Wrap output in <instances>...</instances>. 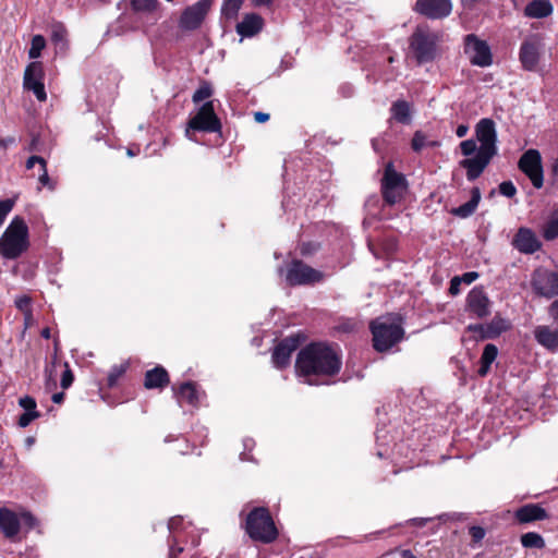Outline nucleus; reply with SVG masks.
<instances>
[{
  "mask_svg": "<svg viewBox=\"0 0 558 558\" xmlns=\"http://www.w3.org/2000/svg\"><path fill=\"white\" fill-rule=\"evenodd\" d=\"M543 236L547 241H551L558 238V216L551 217L543 228Z\"/></svg>",
  "mask_w": 558,
  "mask_h": 558,
  "instance_id": "nucleus-33",
  "label": "nucleus"
},
{
  "mask_svg": "<svg viewBox=\"0 0 558 558\" xmlns=\"http://www.w3.org/2000/svg\"><path fill=\"white\" fill-rule=\"evenodd\" d=\"M254 119L258 123H265L269 120V114L266 112L257 111L254 113Z\"/></svg>",
  "mask_w": 558,
  "mask_h": 558,
  "instance_id": "nucleus-54",
  "label": "nucleus"
},
{
  "mask_svg": "<svg viewBox=\"0 0 558 558\" xmlns=\"http://www.w3.org/2000/svg\"><path fill=\"white\" fill-rule=\"evenodd\" d=\"M245 531L253 541L263 544L272 543L278 537V530L266 508H255L247 514Z\"/></svg>",
  "mask_w": 558,
  "mask_h": 558,
  "instance_id": "nucleus-5",
  "label": "nucleus"
},
{
  "mask_svg": "<svg viewBox=\"0 0 558 558\" xmlns=\"http://www.w3.org/2000/svg\"><path fill=\"white\" fill-rule=\"evenodd\" d=\"M25 328L29 327L33 323L32 311L24 313Z\"/></svg>",
  "mask_w": 558,
  "mask_h": 558,
  "instance_id": "nucleus-56",
  "label": "nucleus"
},
{
  "mask_svg": "<svg viewBox=\"0 0 558 558\" xmlns=\"http://www.w3.org/2000/svg\"><path fill=\"white\" fill-rule=\"evenodd\" d=\"M405 191L404 175L397 172L391 163H388L381 180V193L385 202L389 205L400 202Z\"/></svg>",
  "mask_w": 558,
  "mask_h": 558,
  "instance_id": "nucleus-7",
  "label": "nucleus"
},
{
  "mask_svg": "<svg viewBox=\"0 0 558 558\" xmlns=\"http://www.w3.org/2000/svg\"><path fill=\"white\" fill-rule=\"evenodd\" d=\"M16 307L22 311L23 313L29 312V305H31V298L27 295H22L16 298L15 300Z\"/></svg>",
  "mask_w": 558,
  "mask_h": 558,
  "instance_id": "nucleus-45",
  "label": "nucleus"
},
{
  "mask_svg": "<svg viewBox=\"0 0 558 558\" xmlns=\"http://www.w3.org/2000/svg\"><path fill=\"white\" fill-rule=\"evenodd\" d=\"M168 384L169 375L167 371L161 366L149 369L145 374L144 386L147 389L163 388Z\"/></svg>",
  "mask_w": 558,
  "mask_h": 558,
  "instance_id": "nucleus-22",
  "label": "nucleus"
},
{
  "mask_svg": "<svg viewBox=\"0 0 558 558\" xmlns=\"http://www.w3.org/2000/svg\"><path fill=\"white\" fill-rule=\"evenodd\" d=\"M63 398H64L63 392H57V393L52 395L51 399L54 403H61L63 401Z\"/></svg>",
  "mask_w": 558,
  "mask_h": 558,
  "instance_id": "nucleus-57",
  "label": "nucleus"
},
{
  "mask_svg": "<svg viewBox=\"0 0 558 558\" xmlns=\"http://www.w3.org/2000/svg\"><path fill=\"white\" fill-rule=\"evenodd\" d=\"M272 0H252L253 4L256 7L268 5Z\"/></svg>",
  "mask_w": 558,
  "mask_h": 558,
  "instance_id": "nucleus-59",
  "label": "nucleus"
},
{
  "mask_svg": "<svg viewBox=\"0 0 558 558\" xmlns=\"http://www.w3.org/2000/svg\"><path fill=\"white\" fill-rule=\"evenodd\" d=\"M23 87L27 90H32L37 100L45 101L47 99L41 62L34 61L26 66L23 77Z\"/></svg>",
  "mask_w": 558,
  "mask_h": 558,
  "instance_id": "nucleus-12",
  "label": "nucleus"
},
{
  "mask_svg": "<svg viewBox=\"0 0 558 558\" xmlns=\"http://www.w3.org/2000/svg\"><path fill=\"white\" fill-rule=\"evenodd\" d=\"M19 404L25 410V412H37L36 401L29 396H24L19 400Z\"/></svg>",
  "mask_w": 558,
  "mask_h": 558,
  "instance_id": "nucleus-41",
  "label": "nucleus"
},
{
  "mask_svg": "<svg viewBox=\"0 0 558 558\" xmlns=\"http://www.w3.org/2000/svg\"><path fill=\"white\" fill-rule=\"evenodd\" d=\"M263 28V19L257 14H247L243 21L236 25V32L243 37H252Z\"/></svg>",
  "mask_w": 558,
  "mask_h": 558,
  "instance_id": "nucleus-21",
  "label": "nucleus"
},
{
  "mask_svg": "<svg viewBox=\"0 0 558 558\" xmlns=\"http://www.w3.org/2000/svg\"><path fill=\"white\" fill-rule=\"evenodd\" d=\"M543 51L544 44L541 36H533L529 40H525V70H536Z\"/></svg>",
  "mask_w": 558,
  "mask_h": 558,
  "instance_id": "nucleus-18",
  "label": "nucleus"
},
{
  "mask_svg": "<svg viewBox=\"0 0 558 558\" xmlns=\"http://www.w3.org/2000/svg\"><path fill=\"white\" fill-rule=\"evenodd\" d=\"M191 130L209 133L219 132L221 130V123L215 113L213 101L205 102L189 121L185 135L190 140H192Z\"/></svg>",
  "mask_w": 558,
  "mask_h": 558,
  "instance_id": "nucleus-8",
  "label": "nucleus"
},
{
  "mask_svg": "<svg viewBox=\"0 0 558 558\" xmlns=\"http://www.w3.org/2000/svg\"><path fill=\"white\" fill-rule=\"evenodd\" d=\"M243 3V0H223L222 14L228 19H234Z\"/></svg>",
  "mask_w": 558,
  "mask_h": 558,
  "instance_id": "nucleus-31",
  "label": "nucleus"
},
{
  "mask_svg": "<svg viewBox=\"0 0 558 558\" xmlns=\"http://www.w3.org/2000/svg\"><path fill=\"white\" fill-rule=\"evenodd\" d=\"M509 324L506 319L501 317H495L488 325H475L470 326L469 328L474 331H481L484 338H495L499 336L502 331L507 330Z\"/></svg>",
  "mask_w": 558,
  "mask_h": 558,
  "instance_id": "nucleus-23",
  "label": "nucleus"
},
{
  "mask_svg": "<svg viewBox=\"0 0 558 558\" xmlns=\"http://www.w3.org/2000/svg\"><path fill=\"white\" fill-rule=\"evenodd\" d=\"M470 534L475 543L481 542L485 537V530L481 526H471Z\"/></svg>",
  "mask_w": 558,
  "mask_h": 558,
  "instance_id": "nucleus-47",
  "label": "nucleus"
},
{
  "mask_svg": "<svg viewBox=\"0 0 558 558\" xmlns=\"http://www.w3.org/2000/svg\"><path fill=\"white\" fill-rule=\"evenodd\" d=\"M21 521L19 515L8 509L0 508V531L7 538L13 539L20 532Z\"/></svg>",
  "mask_w": 558,
  "mask_h": 558,
  "instance_id": "nucleus-19",
  "label": "nucleus"
},
{
  "mask_svg": "<svg viewBox=\"0 0 558 558\" xmlns=\"http://www.w3.org/2000/svg\"><path fill=\"white\" fill-rule=\"evenodd\" d=\"M460 284H461V279L459 276H456L451 279L450 281V288H449V292L452 294V295H457L459 292H460Z\"/></svg>",
  "mask_w": 558,
  "mask_h": 558,
  "instance_id": "nucleus-50",
  "label": "nucleus"
},
{
  "mask_svg": "<svg viewBox=\"0 0 558 558\" xmlns=\"http://www.w3.org/2000/svg\"><path fill=\"white\" fill-rule=\"evenodd\" d=\"M324 274L302 260H293L287 269L286 280L290 286H305L319 282Z\"/></svg>",
  "mask_w": 558,
  "mask_h": 558,
  "instance_id": "nucleus-9",
  "label": "nucleus"
},
{
  "mask_svg": "<svg viewBox=\"0 0 558 558\" xmlns=\"http://www.w3.org/2000/svg\"><path fill=\"white\" fill-rule=\"evenodd\" d=\"M28 246V227L23 218L16 216L0 238V255L7 259H15L26 252Z\"/></svg>",
  "mask_w": 558,
  "mask_h": 558,
  "instance_id": "nucleus-3",
  "label": "nucleus"
},
{
  "mask_svg": "<svg viewBox=\"0 0 558 558\" xmlns=\"http://www.w3.org/2000/svg\"><path fill=\"white\" fill-rule=\"evenodd\" d=\"M125 368L123 366H114L108 375V386L112 387L116 385L118 379L122 376Z\"/></svg>",
  "mask_w": 558,
  "mask_h": 558,
  "instance_id": "nucleus-42",
  "label": "nucleus"
},
{
  "mask_svg": "<svg viewBox=\"0 0 558 558\" xmlns=\"http://www.w3.org/2000/svg\"><path fill=\"white\" fill-rule=\"evenodd\" d=\"M537 342L550 351L558 350V329H551L549 326H537L534 330Z\"/></svg>",
  "mask_w": 558,
  "mask_h": 558,
  "instance_id": "nucleus-20",
  "label": "nucleus"
},
{
  "mask_svg": "<svg viewBox=\"0 0 558 558\" xmlns=\"http://www.w3.org/2000/svg\"><path fill=\"white\" fill-rule=\"evenodd\" d=\"M533 291L547 299L558 295V274L546 268H537L531 279Z\"/></svg>",
  "mask_w": 558,
  "mask_h": 558,
  "instance_id": "nucleus-10",
  "label": "nucleus"
},
{
  "mask_svg": "<svg viewBox=\"0 0 558 558\" xmlns=\"http://www.w3.org/2000/svg\"><path fill=\"white\" fill-rule=\"evenodd\" d=\"M468 308L478 318L486 317L490 314V301L483 288H473L466 298Z\"/></svg>",
  "mask_w": 558,
  "mask_h": 558,
  "instance_id": "nucleus-16",
  "label": "nucleus"
},
{
  "mask_svg": "<svg viewBox=\"0 0 558 558\" xmlns=\"http://www.w3.org/2000/svg\"><path fill=\"white\" fill-rule=\"evenodd\" d=\"M497 355L498 349L495 344L488 343L484 347L481 356V366L477 371L481 377H485L488 374L490 365L496 360Z\"/></svg>",
  "mask_w": 558,
  "mask_h": 558,
  "instance_id": "nucleus-27",
  "label": "nucleus"
},
{
  "mask_svg": "<svg viewBox=\"0 0 558 558\" xmlns=\"http://www.w3.org/2000/svg\"><path fill=\"white\" fill-rule=\"evenodd\" d=\"M51 41L58 52H65L68 49V31L62 23L51 25Z\"/></svg>",
  "mask_w": 558,
  "mask_h": 558,
  "instance_id": "nucleus-26",
  "label": "nucleus"
},
{
  "mask_svg": "<svg viewBox=\"0 0 558 558\" xmlns=\"http://www.w3.org/2000/svg\"><path fill=\"white\" fill-rule=\"evenodd\" d=\"M14 207V201L7 198L0 201V227L3 225L7 216L11 213Z\"/></svg>",
  "mask_w": 558,
  "mask_h": 558,
  "instance_id": "nucleus-39",
  "label": "nucleus"
},
{
  "mask_svg": "<svg viewBox=\"0 0 558 558\" xmlns=\"http://www.w3.org/2000/svg\"><path fill=\"white\" fill-rule=\"evenodd\" d=\"M542 243L535 233L525 228V254H532L541 250Z\"/></svg>",
  "mask_w": 558,
  "mask_h": 558,
  "instance_id": "nucleus-32",
  "label": "nucleus"
},
{
  "mask_svg": "<svg viewBox=\"0 0 558 558\" xmlns=\"http://www.w3.org/2000/svg\"><path fill=\"white\" fill-rule=\"evenodd\" d=\"M374 348L384 352L395 345L403 338V329L399 323L390 322L389 318H379L371 324Z\"/></svg>",
  "mask_w": 558,
  "mask_h": 558,
  "instance_id": "nucleus-6",
  "label": "nucleus"
},
{
  "mask_svg": "<svg viewBox=\"0 0 558 558\" xmlns=\"http://www.w3.org/2000/svg\"><path fill=\"white\" fill-rule=\"evenodd\" d=\"M299 341L289 337L283 339L272 352V362L276 367L283 368L289 365L292 353L298 349Z\"/></svg>",
  "mask_w": 558,
  "mask_h": 558,
  "instance_id": "nucleus-17",
  "label": "nucleus"
},
{
  "mask_svg": "<svg viewBox=\"0 0 558 558\" xmlns=\"http://www.w3.org/2000/svg\"><path fill=\"white\" fill-rule=\"evenodd\" d=\"M515 519L518 520L519 523H523V507L517 509Z\"/></svg>",
  "mask_w": 558,
  "mask_h": 558,
  "instance_id": "nucleus-58",
  "label": "nucleus"
},
{
  "mask_svg": "<svg viewBox=\"0 0 558 558\" xmlns=\"http://www.w3.org/2000/svg\"><path fill=\"white\" fill-rule=\"evenodd\" d=\"M440 39L441 35L426 25H420L414 29L410 37V49L417 63H427L436 59Z\"/></svg>",
  "mask_w": 558,
  "mask_h": 558,
  "instance_id": "nucleus-4",
  "label": "nucleus"
},
{
  "mask_svg": "<svg viewBox=\"0 0 558 558\" xmlns=\"http://www.w3.org/2000/svg\"><path fill=\"white\" fill-rule=\"evenodd\" d=\"M45 47H46V40H45L44 36L35 35L32 38L31 48L28 50V57L31 59H37L40 56V53Z\"/></svg>",
  "mask_w": 558,
  "mask_h": 558,
  "instance_id": "nucleus-34",
  "label": "nucleus"
},
{
  "mask_svg": "<svg viewBox=\"0 0 558 558\" xmlns=\"http://www.w3.org/2000/svg\"><path fill=\"white\" fill-rule=\"evenodd\" d=\"M213 95V89L209 84L204 83L199 86V88L196 89L194 93L192 100L195 104H198L207 98H209Z\"/></svg>",
  "mask_w": 558,
  "mask_h": 558,
  "instance_id": "nucleus-38",
  "label": "nucleus"
},
{
  "mask_svg": "<svg viewBox=\"0 0 558 558\" xmlns=\"http://www.w3.org/2000/svg\"><path fill=\"white\" fill-rule=\"evenodd\" d=\"M210 7L211 0H199L187 7L180 17V27L187 31L199 27Z\"/></svg>",
  "mask_w": 558,
  "mask_h": 558,
  "instance_id": "nucleus-14",
  "label": "nucleus"
},
{
  "mask_svg": "<svg viewBox=\"0 0 558 558\" xmlns=\"http://www.w3.org/2000/svg\"><path fill=\"white\" fill-rule=\"evenodd\" d=\"M338 354L328 345L312 343L302 349L296 359L295 368L300 375H335L340 369Z\"/></svg>",
  "mask_w": 558,
  "mask_h": 558,
  "instance_id": "nucleus-2",
  "label": "nucleus"
},
{
  "mask_svg": "<svg viewBox=\"0 0 558 558\" xmlns=\"http://www.w3.org/2000/svg\"><path fill=\"white\" fill-rule=\"evenodd\" d=\"M523 166H524V162H523V155L518 159V168L519 170L523 171Z\"/></svg>",
  "mask_w": 558,
  "mask_h": 558,
  "instance_id": "nucleus-64",
  "label": "nucleus"
},
{
  "mask_svg": "<svg viewBox=\"0 0 558 558\" xmlns=\"http://www.w3.org/2000/svg\"><path fill=\"white\" fill-rule=\"evenodd\" d=\"M157 5V0H131V7L136 12H151Z\"/></svg>",
  "mask_w": 558,
  "mask_h": 558,
  "instance_id": "nucleus-36",
  "label": "nucleus"
},
{
  "mask_svg": "<svg viewBox=\"0 0 558 558\" xmlns=\"http://www.w3.org/2000/svg\"><path fill=\"white\" fill-rule=\"evenodd\" d=\"M38 180L39 182L45 185V186H48L49 185V175H48V171H47V163L44 165L41 168H39V177H38Z\"/></svg>",
  "mask_w": 558,
  "mask_h": 558,
  "instance_id": "nucleus-51",
  "label": "nucleus"
},
{
  "mask_svg": "<svg viewBox=\"0 0 558 558\" xmlns=\"http://www.w3.org/2000/svg\"><path fill=\"white\" fill-rule=\"evenodd\" d=\"M401 556L402 558H416L409 549L402 550Z\"/></svg>",
  "mask_w": 558,
  "mask_h": 558,
  "instance_id": "nucleus-60",
  "label": "nucleus"
},
{
  "mask_svg": "<svg viewBox=\"0 0 558 558\" xmlns=\"http://www.w3.org/2000/svg\"><path fill=\"white\" fill-rule=\"evenodd\" d=\"M74 380V376L72 374V371L69 368L68 363H65V371L62 374L61 377V387L63 389H68Z\"/></svg>",
  "mask_w": 558,
  "mask_h": 558,
  "instance_id": "nucleus-43",
  "label": "nucleus"
},
{
  "mask_svg": "<svg viewBox=\"0 0 558 558\" xmlns=\"http://www.w3.org/2000/svg\"><path fill=\"white\" fill-rule=\"evenodd\" d=\"M179 402H186L195 405L198 402V393L195 386L191 383L183 384L178 391Z\"/></svg>",
  "mask_w": 558,
  "mask_h": 558,
  "instance_id": "nucleus-28",
  "label": "nucleus"
},
{
  "mask_svg": "<svg viewBox=\"0 0 558 558\" xmlns=\"http://www.w3.org/2000/svg\"><path fill=\"white\" fill-rule=\"evenodd\" d=\"M477 278H478V272H476V271H469V272L463 274V275L460 277L461 282H464V283H466V284L472 283V282H473V281H475Z\"/></svg>",
  "mask_w": 558,
  "mask_h": 558,
  "instance_id": "nucleus-52",
  "label": "nucleus"
},
{
  "mask_svg": "<svg viewBox=\"0 0 558 558\" xmlns=\"http://www.w3.org/2000/svg\"><path fill=\"white\" fill-rule=\"evenodd\" d=\"M548 518L547 511L538 504H525V523Z\"/></svg>",
  "mask_w": 558,
  "mask_h": 558,
  "instance_id": "nucleus-29",
  "label": "nucleus"
},
{
  "mask_svg": "<svg viewBox=\"0 0 558 558\" xmlns=\"http://www.w3.org/2000/svg\"><path fill=\"white\" fill-rule=\"evenodd\" d=\"M410 105L404 100H397L392 104L391 113L392 117L401 123H408L410 121Z\"/></svg>",
  "mask_w": 558,
  "mask_h": 558,
  "instance_id": "nucleus-30",
  "label": "nucleus"
},
{
  "mask_svg": "<svg viewBox=\"0 0 558 558\" xmlns=\"http://www.w3.org/2000/svg\"><path fill=\"white\" fill-rule=\"evenodd\" d=\"M545 547L544 538L535 532L525 533V548H543Z\"/></svg>",
  "mask_w": 558,
  "mask_h": 558,
  "instance_id": "nucleus-37",
  "label": "nucleus"
},
{
  "mask_svg": "<svg viewBox=\"0 0 558 558\" xmlns=\"http://www.w3.org/2000/svg\"><path fill=\"white\" fill-rule=\"evenodd\" d=\"M525 177L532 185L539 190L544 185V170L542 156L536 149L525 150Z\"/></svg>",
  "mask_w": 558,
  "mask_h": 558,
  "instance_id": "nucleus-15",
  "label": "nucleus"
},
{
  "mask_svg": "<svg viewBox=\"0 0 558 558\" xmlns=\"http://www.w3.org/2000/svg\"><path fill=\"white\" fill-rule=\"evenodd\" d=\"M39 416L38 412H25L19 418V425L21 427H26L31 424L32 421Z\"/></svg>",
  "mask_w": 558,
  "mask_h": 558,
  "instance_id": "nucleus-44",
  "label": "nucleus"
},
{
  "mask_svg": "<svg viewBox=\"0 0 558 558\" xmlns=\"http://www.w3.org/2000/svg\"><path fill=\"white\" fill-rule=\"evenodd\" d=\"M451 0H416L414 11L429 20H444L452 12Z\"/></svg>",
  "mask_w": 558,
  "mask_h": 558,
  "instance_id": "nucleus-13",
  "label": "nucleus"
},
{
  "mask_svg": "<svg viewBox=\"0 0 558 558\" xmlns=\"http://www.w3.org/2000/svg\"><path fill=\"white\" fill-rule=\"evenodd\" d=\"M461 2L465 8H472L476 0H461Z\"/></svg>",
  "mask_w": 558,
  "mask_h": 558,
  "instance_id": "nucleus-61",
  "label": "nucleus"
},
{
  "mask_svg": "<svg viewBox=\"0 0 558 558\" xmlns=\"http://www.w3.org/2000/svg\"><path fill=\"white\" fill-rule=\"evenodd\" d=\"M499 192L506 197H513L517 193V189L511 181H505L500 183Z\"/></svg>",
  "mask_w": 558,
  "mask_h": 558,
  "instance_id": "nucleus-40",
  "label": "nucleus"
},
{
  "mask_svg": "<svg viewBox=\"0 0 558 558\" xmlns=\"http://www.w3.org/2000/svg\"><path fill=\"white\" fill-rule=\"evenodd\" d=\"M475 135L480 147L474 140H465L460 143L461 153L466 158L462 159L459 165L465 169L469 181L476 180L497 154L496 124L492 119L480 120L475 128Z\"/></svg>",
  "mask_w": 558,
  "mask_h": 558,
  "instance_id": "nucleus-1",
  "label": "nucleus"
},
{
  "mask_svg": "<svg viewBox=\"0 0 558 558\" xmlns=\"http://www.w3.org/2000/svg\"><path fill=\"white\" fill-rule=\"evenodd\" d=\"M19 518H20V521L23 522L28 529H33L37 523L35 517L31 512H27V511L22 512Z\"/></svg>",
  "mask_w": 558,
  "mask_h": 558,
  "instance_id": "nucleus-46",
  "label": "nucleus"
},
{
  "mask_svg": "<svg viewBox=\"0 0 558 558\" xmlns=\"http://www.w3.org/2000/svg\"><path fill=\"white\" fill-rule=\"evenodd\" d=\"M480 201H481L480 190L477 187H474L472 190L471 199L469 202H466L465 204L453 208L451 210V214L457 217H460V218H468L475 211V209L478 206Z\"/></svg>",
  "mask_w": 558,
  "mask_h": 558,
  "instance_id": "nucleus-25",
  "label": "nucleus"
},
{
  "mask_svg": "<svg viewBox=\"0 0 558 558\" xmlns=\"http://www.w3.org/2000/svg\"><path fill=\"white\" fill-rule=\"evenodd\" d=\"M41 337H44L45 339H49L50 338V329L49 328H44L41 330Z\"/></svg>",
  "mask_w": 558,
  "mask_h": 558,
  "instance_id": "nucleus-63",
  "label": "nucleus"
},
{
  "mask_svg": "<svg viewBox=\"0 0 558 558\" xmlns=\"http://www.w3.org/2000/svg\"><path fill=\"white\" fill-rule=\"evenodd\" d=\"M464 45V51L473 65L485 68L492 64L493 56L485 40H481L476 35L470 34L466 35Z\"/></svg>",
  "mask_w": 558,
  "mask_h": 558,
  "instance_id": "nucleus-11",
  "label": "nucleus"
},
{
  "mask_svg": "<svg viewBox=\"0 0 558 558\" xmlns=\"http://www.w3.org/2000/svg\"><path fill=\"white\" fill-rule=\"evenodd\" d=\"M551 171L554 175L558 174V158L554 161Z\"/></svg>",
  "mask_w": 558,
  "mask_h": 558,
  "instance_id": "nucleus-62",
  "label": "nucleus"
},
{
  "mask_svg": "<svg viewBox=\"0 0 558 558\" xmlns=\"http://www.w3.org/2000/svg\"><path fill=\"white\" fill-rule=\"evenodd\" d=\"M13 144H15V138L13 136L0 138V149L5 150L9 146Z\"/></svg>",
  "mask_w": 558,
  "mask_h": 558,
  "instance_id": "nucleus-53",
  "label": "nucleus"
},
{
  "mask_svg": "<svg viewBox=\"0 0 558 558\" xmlns=\"http://www.w3.org/2000/svg\"><path fill=\"white\" fill-rule=\"evenodd\" d=\"M35 163H39V168H41L44 165H46V160L39 156H32L26 161V168L32 169Z\"/></svg>",
  "mask_w": 558,
  "mask_h": 558,
  "instance_id": "nucleus-49",
  "label": "nucleus"
},
{
  "mask_svg": "<svg viewBox=\"0 0 558 558\" xmlns=\"http://www.w3.org/2000/svg\"><path fill=\"white\" fill-rule=\"evenodd\" d=\"M468 131H469V126H468V125H465V124H460V125L457 128V130H456V134H457V136H458V137H463V136H465V135H466Z\"/></svg>",
  "mask_w": 558,
  "mask_h": 558,
  "instance_id": "nucleus-55",
  "label": "nucleus"
},
{
  "mask_svg": "<svg viewBox=\"0 0 558 558\" xmlns=\"http://www.w3.org/2000/svg\"><path fill=\"white\" fill-rule=\"evenodd\" d=\"M411 145H412V148L414 151H421L425 146H427V145L436 146L437 143L436 142L427 143V136L423 132L416 131L412 138Z\"/></svg>",
  "mask_w": 558,
  "mask_h": 558,
  "instance_id": "nucleus-35",
  "label": "nucleus"
},
{
  "mask_svg": "<svg viewBox=\"0 0 558 558\" xmlns=\"http://www.w3.org/2000/svg\"><path fill=\"white\" fill-rule=\"evenodd\" d=\"M512 245L520 252H523V227L519 228L512 241Z\"/></svg>",
  "mask_w": 558,
  "mask_h": 558,
  "instance_id": "nucleus-48",
  "label": "nucleus"
},
{
  "mask_svg": "<svg viewBox=\"0 0 558 558\" xmlns=\"http://www.w3.org/2000/svg\"><path fill=\"white\" fill-rule=\"evenodd\" d=\"M554 7L549 0H532L525 4V16L544 19L551 15Z\"/></svg>",
  "mask_w": 558,
  "mask_h": 558,
  "instance_id": "nucleus-24",
  "label": "nucleus"
}]
</instances>
